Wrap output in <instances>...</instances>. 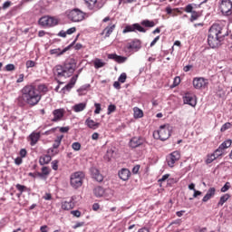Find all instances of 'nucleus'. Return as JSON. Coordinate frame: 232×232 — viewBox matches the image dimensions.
<instances>
[{
	"label": "nucleus",
	"instance_id": "obj_39",
	"mask_svg": "<svg viewBox=\"0 0 232 232\" xmlns=\"http://www.w3.org/2000/svg\"><path fill=\"white\" fill-rule=\"evenodd\" d=\"M214 155L218 159V157H222V155H224V150L221 149L220 147H218L215 152Z\"/></svg>",
	"mask_w": 232,
	"mask_h": 232
},
{
	"label": "nucleus",
	"instance_id": "obj_49",
	"mask_svg": "<svg viewBox=\"0 0 232 232\" xmlns=\"http://www.w3.org/2000/svg\"><path fill=\"white\" fill-rule=\"evenodd\" d=\"M72 148L74 151H79L81 150V144L79 142H73Z\"/></svg>",
	"mask_w": 232,
	"mask_h": 232
},
{
	"label": "nucleus",
	"instance_id": "obj_28",
	"mask_svg": "<svg viewBox=\"0 0 232 232\" xmlns=\"http://www.w3.org/2000/svg\"><path fill=\"white\" fill-rule=\"evenodd\" d=\"M94 68L96 70H99V68H103V66H106V63L102 62V60L96 58L93 62Z\"/></svg>",
	"mask_w": 232,
	"mask_h": 232
},
{
	"label": "nucleus",
	"instance_id": "obj_13",
	"mask_svg": "<svg viewBox=\"0 0 232 232\" xmlns=\"http://www.w3.org/2000/svg\"><path fill=\"white\" fill-rule=\"evenodd\" d=\"M128 52H139L141 48V43L139 39H134L132 42H130L125 46Z\"/></svg>",
	"mask_w": 232,
	"mask_h": 232
},
{
	"label": "nucleus",
	"instance_id": "obj_26",
	"mask_svg": "<svg viewBox=\"0 0 232 232\" xmlns=\"http://www.w3.org/2000/svg\"><path fill=\"white\" fill-rule=\"evenodd\" d=\"M72 110L73 111H75V113L84 111V110H86V102H81V103L75 104L74 106H72Z\"/></svg>",
	"mask_w": 232,
	"mask_h": 232
},
{
	"label": "nucleus",
	"instance_id": "obj_31",
	"mask_svg": "<svg viewBox=\"0 0 232 232\" xmlns=\"http://www.w3.org/2000/svg\"><path fill=\"white\" fill-rule=\"evenodd\" d=\"M229 198H231V195L229 194H225L221 196L218 203V206H224V204H226V201L229 200Z\"/></svg>",
	"mask_w": 232,
	"mask_h": 232
},
{
	"label": "nucleus",
	"instance_id": "obj_58",
	"mask_svg": "<svg viewBox=\"0 0 232 232\" xmlns=\"http://www.w3.org/2000/svg\"><path fill=\"white\" fill-rule=\"evenodd\" d=\"M139 169H140V165L134 166L133 169H132V173L134 175H137V173H139Z\"/></svg>",
	"mask_w": 232,
	"mask_h": 232
},
{
	"label": "nucleus",
	"instance_id": "obj_25",
	"mask_svg": "<svg viewBox=\"0 0 232 232\" xmlns=\"http://www.w3.org/2000/svg\"><path fill=\"white\" fill-rule=\"evenodd\" d=\"M73 197L71 198L70 201H64L62 204V209H64L65 211H70V209H73Z\"/></svg>",
	"mask_w": 232,
	"mask_h": 232
},
{
	"label": "nucleus",
	"instance_id": "obj_41",
	"mask_svg": "<svg viewBox=\"0 0 232 232\" xmlns=\"http://www.w3.org/2000/svg\"><path fill=\"white\" fill-rule=\"evenodd\" d=\"M231 128V122H226L222 125L220 131H227V130H229Z\"/></svg>",
	"mask_w": 232,
	"mask_h": 232
},
{
	"label": "nucleus",
	"instance_id": "obj_12",
	"mask_svg": "<svg viewBox=\"0 0 232 232\" xmlns=\"http://www.w3.org/2000/svg\"><path fill=\"white\" fill-rule=\"evenodd\" d=\"M178 160H180V152L179 150H175L167 158L168 166H169V168H173L175 166V162Z\"/></svg>",
	"mask_w": 232,
	"mask_h": 232
},
{
	"label": "nucleus",
	"instance_id": "obj_57",
	"mask_svg": "<svg viewBox=\"0 0 232 232\" xmlns=\"http://www.w3.org/2000/svg\"><path fill=\"white\" fill-rule=\"evenodd\" d=\"M71 215H73V217H76L77 218H79L81 217V211L72 210V211H71Z\"/></svg>",
	"mask_w": 232,
	"mask_h": 232
},
{
	"label": "nucleus",
	"instance_id": "obj_8",
	"mask_svg": "<svg viewBox=\"0 0 232 232\" xmlns=\"http://www.w3.org/2000/svg\"><path fill=\"white\" fill-rule=\"evenodd\" d=\"M84 3L89 8V10H92L93 12H97L104 6V4L106 3L103 0H84Z\"/></svg>",
	"mask_w": 232,
	"mask_h": 232
},
{
	"label": "nucleus",
	"instance_id": "obj_50",
	"mask_svg": "<svg viewBox=\"0 0 232 232\" xmlns=\"http://www.w3.org/2000/svg\"><path fill=\"white\" fill-rule=\"evenodd\" d=\"M25 66L26 68H34L35 66V63L32 60H28L26 63H25Z\"/></svg>",
	"mask_w": 232,
	"mask_h": 232
},
{
	"label": "nucleus",
	"instance_id": "obj_53",
	"mask_svg": "<svg viewBox=\"0 0 232 232\" xmlns=\"http://www.w3.org/2000/svg\"><path fill=\"white\" fill-rule=\"evenodd\" d=\"M115 110H117V107L113 104H111L108 106V114L110 115V113H113V111H115Z\"/></svg>",
	"mask_w": 232,
	"mask_h": 232
},
{
	"label": "nucleus",
	"instance_id": "obj_19",
	"mask_svg": "<svg viewBox=\"0 0 232 232\" xmlns=\"http://www.w3.org/2000/svg\"><path fill=\"white\" fill-rule=\"evenodd\" d=\"M215 193H217V188L214 187L208 188L207 194L202 198V202H208V200H211V198L215 197Z\"/></svg>",
	"mask_w": 232,
	"mask_h": 232
},
{
	"label": "nucleus",
	"instance_id": "obj_7",
	"mask_svg": "<svg viewBox=\"0 0 232 232\" xmlns=\"http://www.w3.org/2000/svg\"><path fill=\"white\" fill-rule=\"evenodd\" d=\"M76 69L77 61H75L73 58L67 60L63 64L64 77H72Z\"/></svg>",
	"mask_w": 232,
	"mask_h": 232
},
{
	"label": "nucleus",
	"instance_id": "obj_40",
	"mask_svg": "<svg viewBox=\"0 0 232 232\" xmlns=\"http://www.w3.org/2000/svg\"><path fill=\"white\" fill-rule=\"evenodd\" d=\"M128 76L126 75V72H122L120 77L118 78L119 82L124 83L126 82V79Z\"/></svg>",
	"mask_w": 232,
	"mask_h": 232
},
{
	"label": "nucleus",
	"instance_id": "obj_23",
	"mask_svg": "<svg viewBox=\"0 0 232 232\" xmlns=\"http://www.w3.org/2000/svg\"><path fill=\"white\" fill-rule=\"evenodd\" d=\"M53 73L56 77H64V66L56 65L53 69Z\"/></svg>",
	"mask_w": 232,
	"mask_h": 232
},
{
	"label": "nucleus",
	"instance_id": "obj_9",
	"mask_svg": "<svg viewBox=\"0 0 232 232\" xmlns=\"http://www.w3.org/2000/svg\"><path fill=\"white\" fill-rule=\"evenodd\" d=\"M192 84L196 90H206L209 81L204 77H196L193 79Z\"/></svg>",
	"mask_w": 232,
	"mask_h": 232
},
{
	"label": "nucleus",
	"instance_id": "obj_6",
	"mask_svg": "<svg viewBox=\"0 0 232 232\" xmlns=\"http://www.w3.org/2000/svg\"><path fill=\"white\" fill-rule=\"evenodd\" d=\"M85 15L86 14H84V12L77 8L67 12V17L70 21H72V23H81V21H84Z\"/></svg>",
	"mask_w": 232,
	"mask_h": 232
},
{
	"label": "nucleus",
	"instance_id": "obj_43",
	"mask_svg": "<svg viewBox=\"0 0 232 232\" xmlns=\"http://www.w3.org/2000/svg\"><path fill=\"white\" fill-rule=\"evenodd\" d=\"M231 188V183L227 182L222 188H221V193H226L229 188Z\"/></svg>",
	"mask_w": 232,
	"mask_h": 232
},
{
	"label": "nucleus",
	"instance_id": "obj_34",
	"mask_svg": "<svg viewBox=\"0 0 232 232\" xmlns=\"http://www.w3.org/2000/svg\"><path fill=\"white\" fill-rule=\"evenodd\" d=\"M231 144H232V140H227L219 145V148H221V150H227V148H230Z\"/></svg>",
	"mask_w": 232,
	"mask_h": 232
},
{
	"label": "nucleus",
	"instance_id": "obj_62",
	"mask_svg": "<svg viewBox=\"0 0 232 232\" xmlns=\"http://www.w3.org/2000/svg\"><path fill=\"white\" fill-rule=\"evenodd\" d=\"M119 55H117L116 53H111V54H108V59H112L113 61H117V57Z\"/></svg>",
	"mask_w": 232,
	"mask_h": 232
},
{
	"label": "nucleus",
	"instance_id": "obj_59",
	"mask_svg": "<svg viewBox=\"0 0 232 232\" xmlns=\"http://www.w3.org/2000/svg\"><path fill=\"white\" fill-rule=\"evenodd\" d=\"M180 84V77L177 76L174 78L173 86H179Z\"/></svg>",
	"mask_w": 232,
	"mask_h": 232
},
{
	"label": "nucleus",
	"instance_id": "obj_51",
	"mask_svg": "<svg viewBox=\"0 0 232 232\" xmlns=\"http://www.w3.org/2000/svg\"><path fill=\"white\" fill-rule=\"evenodd\" d=\"M94 106H95V111H94V113L95 115H99V113H101V103H94Z\"/></svg>",
	"mask_w": 232,
	"mask_h": 232
},
{
	"label": "nucleus",
	"instance_id": "obj_20",
	"mask_svg": "<svg viewBox=\"0 0 232 232\" xmlns=\"http://www.w3.org/2000/svg\"><path fill=\"white\" fill-rule=\"evenodd\" d=\"M131 176V172L128 169H121L119 171V177L121 180H129L130 177Z\"/></svg>",
	"mask_w": 232,
	"mask_h": 232
},
{
	"label": "nucleus",
	"instance_id": "obj_54",
	"mask_svg": "<svg viewBox=\"0 0 232 232\" xmlns=\"http://www.w3.org/2000/svg\"><path fill=\"white\" fill-rule=\"evenodd\" d=\"M185 12H187V14H192L193 12V5L191 4L188 5L185 8Z\"/></svg>",
	"mask_w": 232,
	"mask_h": 232
},
{
	"label": "nucleus",
	"instance_id": "obj_38",
	"mask_svg": "<svg viewBox=\"0 0 232 232\" xmlns=\"http://www.w3.org/2000/svg\"><path fill=\"white\" fill-rule=\"evenodd\" d=\"M216 159L218 158L214 153L208 155V158L206 160V164H211V162H213V160H216Z\"/></svg>",
	"mask_w": 232,
	"mask_h": 232
},
{
	"label": "nucleus",
	"instance_id": "obj_17",
	"mask_svg": "<svg viewBox=\"0 0 232 232\" xmlns=\"http://www.w3.org/2000/svg\"><path fill=\"white\" fill-rule=\"evenodd\" d=\"M53 122H57V121H61L63 117H64V109H56L53 111Z\"/></svg>",
	"mask_w": 232,
	"mask_h": 232
},
{
	"label": "nucleus",
	"instance_id": "obj_42",
	"mask_svg": "<svg viewBox=\"0 0 232 232\" xmlns=\"http://www.w3.org/2000/svg\"><path fill=\"white\" fill-rule=\"evenodd\" d=\"M198 17H200V15H198L197 11H193L191 17H190V22L193 23V21H197V19H198Z\"/></svg>",
	"mask_w": 232,
	"mask_h": 232
},
{
	"label": "nucleus",
	"instance_id": "obj_64",
	"mask_svg": "<svg viewBox=\"0 0 232 232\" xmlns=\"http://www.w3.org/2000/svg\"><path fill=\"white\" fill-rule=\"evenodd\" d=\"M41 232H48V226L44 225L40 227Z\"/></svg>",
	"mask_w": 232,
	"mask_h": 232
},
{
	"label": "nucleus",
	"instance_id": "obj_11",
	"mask_svg": "<svg viewBox=\"0 0 232 232\" xmlns=\"http://www.w3.org/2000/svg\"><path fill=\"white\" fill-rule=\"evenodd\" d=\"M130 32H140L141 34H146V29H144V27H142V25H140V24H133L125 26L122 34H128Z\"/></svg>",
	"mask_w": 232,
	"mask_h": 232
},
{
	"label": "nucleus",
	"instance_id": "obj_1",
	"mask_svg": "<svg viewBox=\"0 0 232 232\" xmlns=\"http://www.w3.org/2000/svg\"><path fill=\"white\" fill-rule=\"evenodd\" d=\"M48 92V87L45 84H39L37 87L34 85H25L21 90V99L28 104V106H37L44 95Z\"/></svg>",
	"mask_w": 232,
	"mask_h": 232
},
{
	"label": "nucleus",
	"instance_id": "obj_27",
	"mask_svg": "<svg viewBox=\"0 0 232 232\" xmlns=\"http://www.w3.org/2000/svg\"><path fill=\"white\" fill-rule=\"evenodd\" d=\"M93 193H94L95 197H98V198L103 197L104 193H105L104 188H102V187H96L93 189Z\"/></svg>",
	"mask_w": 232,
	"mask_h": 232
},
{
	"label": "nucleus",
	"instance_id": "obj_60",
	"mask_svg": "<svg viewBox=\"0 0 232 232\" xmlns=\"http://www.w3.org/2000/svg\"><path fill=\"white\" fill-rule=\"evenodd\" d=\"M10 5H12V2L6 1L3 4V9L6 10V8H10Z\"/></svg>",
	"mask_w": 232,
	"mask_h": 232
},
{
	"label": "nucleus",
	"instance_id": "obj_18",
	"mask_svg": "<svg viewBox=\"0 0 232 232\" xmlns=\"http://www.w3.org/2000/svg\"><path fill=\"white\" fill-rule=\"evenodd\" d=\"M85 126L89 127L90 130H97L101 126V123L93 121L92 118H87L85 120Z\"/></svg>",
	"mask_w": 232,
	"mask_h": 232
},
{
	"label": "nucleus",
	"instance_id": "obj_33",
	"mask_svg": "<svg viewBox=\"0 0 232 232\" xmlns=\"http://www.w3.org/2000/svg\"><path fill=\"white\" fill-rule=\"evenodd\" d=\"M88 88H90V84H85L80 87L77 92L79 95H86V92H88Z\"/></svg>",
	"mask_w": 232,
	"mask_h": 232
},
{
	"label": "nucleus",
	"instance_id": "obj_37",
	"mask_svg": "<svg viewBox=\"0 0 232 232\" xmlns=\"http://www.w3.org/2000/svg\"><path fill=\"white\" fill-rule=\"evenodd\" d=\"M50 168L49 167H43L42 168V175L44 176V179H47L48 175H50Z\"/></svg>",
	"mask_w": 232,
	"mask_h": 232
},
{
	"label": "nucleus",
	"instance_id": "obj_2",
	"mask_svg": "<svg viewBox=\"0 0 232 232\" xmlns=\"http://www.w3.org/2000/svg\"><path fill=\"white\" fill-rule=\"evenodd\" d=\"M226 35H227V34L224 33V26L218 24H212L208 31V46H210V48H218Z\"/></svg>",
	"mask_w": 232,
	"mask_h": 232
},
{
	"label": "nucleus",
	"instance_id": "obj_45",
	"mask_svg": "<svg viewBox=\"0 0 232 232\" xmlns=\"http://www.w3.org/2000/svg\"><path fill=\"white\" fill-rule=\"evenodd\" d=\"M16 189H18V191H20V195H22L26 189V187L24 185L16 184Z\"/></svg>",
	"mask_w": 232,
	"mask_h": 232
},
{
	"label": "nucleus",
	"instance_id": "obj_24",
	"mask_svg": "<svg viewBox=\"0 0 232 232\" xmlns=\"http://www.w3.org/2000/svg\"><path fill=\"white\" fill-rule=\"evenodd\" d=\"M50 162H52V156L50 155H44V156H41L39 159L40 166L50 164Z\"/></svg>",
	"mask_w": 232,
	"mask_h": 232
},
{
	"label": "nucleus",
	"instance_id": "obj_47",
	"mask_svg": "<svg viewBox=\"0 0 232 232\" xmlns=\"http://www.w3.org/2000/svg\"><path fill=\"white\" fill-rule=\"evenodd\" d=\"M77 79H79V74L72 76L69 84H71V86L72 87L75 86V82H77Z\"/></svg>",
	"mask_w": 232,
	"mask_h": 232
},
{
	"label": "nucleus",
	"instance_id": "obj_48",
	"mask_svg": "<svg viewBox=\"0 0 232 232\" xmlns=\"http://www.w3.org/2000/svg\"><path fill=\"white\" fill-rule=\"evenodd\" d=\"M52 168L54 169V171L59 169V161L57 160L52 161Z\"/></svg>",
	"mask_w": 232,
	"mask_h": 232
},
{
	"label": "nucleus",
	"instance_id": "obj_63",
	"mask_svg": "<svg viewBox=\"0 0 232 232\" xmlns=\"http://www.w3.org/2000/svg\"><path fill=\"white\" fill-rule=\"evenodd\" d=\"M44 200H52V194L45 193V195L43 197Z\"/></svg>",
	"mask_w": 232,
	"mask_h": 232
},
{
	"label": "nucleus",
	"instance_id": "obj_36",
	"mask_svg": "<svg viewBox=\"0 0 232 232\" xmlns=\"http://www.w3.org/2000/svg\"><path fill=\"white\" fill-rule=\"evenodd\" d=\"M142 26H146V28H153L155 26V22L150 20H143L141 22Z\"/></svg>",
	"mask_w": 232,
	"mask_h": 232
},
{
	"label": "nucleus",
	"instance_id": "obj_55",
	"mask_svg": "<svg viewBox=\"0 0 232 232\" xmlns=\"http://www.w3.org/2000/svg\"><path fill=\"white\" fill-rule=\"evenodd\" d=\"M77 32V28L75 27H71L66 31L67 35H72V34H75Z\"/></svg>",
	"mask_w": 232,
	"mask_h": 232
},
{
	"label": "nucleus",
	"instance_id": "obj_56",
	"mask_svg": "<svg viewBox=\"0 0 232 232\" xmlns=\"http://www.w3.org/2000/svg\"><path fill=\"white\" fill-rule=\"evenodd\" d=\"M14 164H16V166H21V164H23V158L17 157V158L14 160Z\"/></svg>",
	"mask_w": 232,
	"mask_h": 232
},
{
	"label": "nucleus",
	"instance_id": "obj_16",
	"mask_svg": "<svg viewBox=\"0 0 232 232\" xmlns=\"http://www.w3.org/2000/svg\"><path fill=\"white\" fill-rule=\"evenodd\" d=\"M144 144V140L140 137H134L130 140V148H139V146H142Z\"/></svg>",
	"mask_w": 232,
	"mask_h": 232
},
{
	"label": "nucleus",
	"instance_id": "obj_21",
	"mask_svg": "<svg viewBox=\"0 0 232 232\" xmlns=\"http://www.w3.org/2000/svg\"><path fill=\"white\" fill-rule=\"evenodd\" d=\"M73 44H70L68 47H65L63 50L61 49H52L50 50L51 55H56V57H60V55H63V53H66L68 50L70 49V46H72Z\"/></svg>",
	"mask_w": 232,
	"mask_h": 232
},
{
	"label": "nucleus",
	"instance_id": "obj_35",
	"mask_svg": "<svg viewBox=\"0 0 232 232\" xmlns=\"http://www.w3.org/2000/svg\"><path fill=\"white\" fill-rule=\"evenodd\" d=\"M113 155H115V151H113V150H108L106 155L104 156L105 160L110 162L111 159H113Z\"/></svg>",
	"mask_w": 232,
	"mask_h": 232
},
{
	"label": "nucleus",
	"instance_id": "obj_61",
	"mask_svg": "<svg viewBox=\"0 0 232 232\" xmlns=\"http://www.w3.org/2000/svg\"><path fill=\"white\" fill-rule=\"evenodd\" d=\"M27 151L25 150V149H21L20 150V157H22V159H24V157H26Z\"/></svg>",
	"mask_w": 232,
	"mask_h": 232
},
{
	"label": "nucleus",
	"instance_id": "obj_15",
	"mask_svg": "<svg viewBox=\"0 0 232 232\" xmlns=\"http://www.w3.org/2000/svg\"><path fill=\"white\" fill-rule=\"evenodd\" d=\"M183 101L185 104H188L189 106H192V108L197 106V99L191 94H186Z\"/></svg>",
	"mask_w": 232,
	"mask_h": 232
},
{
	"label": "nucleus",
	"instance_id": "obj_5",
	"mask_svg": "<svg viewBox=\"0 0 232 232\" xmlns=\"http://www.w3.org/2000/svg\"><path fill=\"white\" fill-rule=\"evenodd\" d=\"M171 135V130H169V127L167 125H161L160 130L154 131L153 136L155 139H160V140H168Z\"/></svg>",
	"mask_w": 232,
	"mask_h": 232
},
{
	"label": "nucleus",
	"instance_id": "obj_22",
	"mask_svg": "<svg viewBox=\"0 0 232 232\" xmlns=\"http://www.w3.org/2000/svg\"><path fill=\"white\" fill-rule=\"evenodd\" d=\"M29 139H30V144L32 146H35L37 142H39V140L41 139V133L33 132L30 134Z\"/></svg>",
	"mask_w": 232,
	"mask_h": 232
},
{
	"label": "nucleus",
	"instance_id": "obj_30",
	"mask_svg": "<svg viewBox=\"0 0 232 232\" xmlns=\"http://www.w3.org/2000/svg\"><path fill=\"white\" fill-rule=\"evenodd\" d=\"M63 139H64L63 135L57 136L56 140H54V143L53 144V150L59 149V146H61V142L63 141Z\"/></svg>",
	"mask_w": 232,
	"mask_h": 232
},
{
	"label": "nucleus",
	"instance_id": "obj_32",
	"mask_svg": "<svg viewBox=\"0 0 232 232\" xmlns=\"http://www.w3.org/2000/svg\"><path fill=\"white\" fill-rule=\"evenodd\" d=\"M113 30H115V24L107 26L103 32H105V37H110L111 34H113Z\"/></svg>",
	"mask_w": 232,
	"mask_h": 232
},
{
	"label": "nucleus",
	"instance_id": "obj_14",
	"mask_svg": "<svg viewBox=\"0 0 232 232\" xmlns=\"http://www.w3.org/2000/svg\"><path fill=\"white\" fill-rule=\"evenodd\" d=\"M90 173H91L92 179H93V180H96V182H102V180H104V176L101 174V171L97 168L95 167L91 168Z\"/></svg>",
	"mask_w": 232,
	"mask_h": 232
},
{
	"label": "nucleus",
	"instance_id": "obj_4",
	"mask_svg": "<svg viewBox=\"0 0 232 232\" xmlns=\"http://www.w3.org/2000/svg\"><path fill=\"white\" fill-rule=\"evenodd\" d=\"M38 24L44 28H53V26L59 24V19L50 15L42 16L38 21Z\"/></svg>",
	"mask_w": 232,
	"mask_h": 232
},
{
	"label": "nucleus",
	"instance_id": "obj_10",
	"mask_svg": "<svg viewBox=\"0 0 232 232\" xmlns=\"http://www.w3.org/2000/svg\"><path fill=\"white\" fill-rule=\"evenodd\" d=\"M219 5L220 12L223 15H231L232 14V2L231 0H220Z\"/></svg>",
	"mask_w": 232,
	"mask_h": 232
},
{
	"label": "nucleus",
	"instance_id": "obj_29",
	"mask_svg": "<svg viewBox=\"0 0 232 232\" xmlns=\"http://www.w3.org/2000/svg\"><path fill=\"white\" fill-rule=\"evenodd\" d=\"M133 111L134 119H142V117H144V112H142V110L139 109V107H135Z\"/></svg>",
	"mask_w": 232,
	"mask_h": 232
},
{
	"label": "nucleus",
	"instance_id": "obj_3",
	"mask_svg": "<svg viewBox=\"0 0 232 232\" xmlns=\"http://www.w3.org/2000/svg\"><path fill=\"white\" fill-rule=\"evenodd\" d=\"M86 174L83 171H76L71 174L70 184L73 189H79L84 182Z\"/></svg>",
	"mask_w": 232,
	"mask_h": 232
},
{
	"label": "nucleus",
	"instance_id": "obj_46",
	"mask_svg": "<svg viewBox=\"0 0 232 232\" xmlns=\"http://www.w3.org/2000/svg\"><path fill=\"white\" fill-rule=\"evenodd\" d=\"M77 79H79V74L72 76L69 84H71V86L72 87L75 86V82H77Z\"/></svg>",
	"mask_w": 232,
	"mask_h": 232
},
{
	"label": "nucleus",
	"instance_id": "obj_52",
	"mask_svg": "<svg viewBox=\"0 0 232 232\" xmlns=\"http://www.w3.org/2000/svg\"><path fill=\"white\" fill-rule=\"evenodd\" d=\"M5 70L6 72H14V70H15V65L9 63L5 66Z\"/></svg>",
	"mask_w": 232,
	"mask_h": 232
},
{
	"label": "nucleus",
	"instance_id": "obj_44",
	"mask_svg": "<svg viewBox=\"0 0 232 232\" xmlns=\"http://www.w3.org/2000/svg\"><path fill=\"white\" fill-rule=\"evenodd\" d=\"M127 57L124 56H119L116 58V63H119V64H122V63H126Z\"/></svg>",
	"mask_w": 232,
	"mask_h": 232
}]
</instances>
